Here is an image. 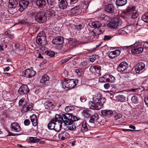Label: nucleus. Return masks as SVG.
Wrapping results in <instances>:
<instances>
[{
    "label": "nucleus",
    "instance_id": "obj_40",
    "mask_svg": "<svg viewBox=\"0 0 148 148\" xmlns=\"http://www.w3.org/2000/svg\"><path fill=\"white\" fill-rule=\"evenodd\" d=\"M142 19L145 22L148 23V11L142 15Z\"/></svg>",
    "mask_w": 148,
    "mask_h": 148
},
{
    "label": "nucleus",
    "instance_id": "obj_42",
    "mask_svg": "<svg viewBox=\"0 0 148 148\" xmlns=\"http://www.w3.org/2000/svg\"><path fill=\"white\" fill-rule=\"evenodd\" d=\"M127 28L125 27L121 29L118 31L117 34L122 35L126 34H127Z\"/></svg>",
    "mask_w": 148,
    "mask_h": 148
},
{
    "label": "nucleus",
    "instance_id": "obj_2",
    "mask_svg": "<svg viewBox=\"0 0 148 148\" xmlns=\"http://www.w3.org/2000/svg\"><path fill=\"white\" fill-rule=\"evenodd\" d=\"M56 118L60 119L62 122L65 125H70L73 123L72 113L62 114L61 115L56 114Z\"/></svg>",
    "mask_w": 148,
    "mask_h": 148
},
{
    "label": "nucleus",
    "instance_id": "obj_59",
    "mask_svg": "<svg viewBox=\"0 0 148 148\" xmlns=\"http://www.w3.org/2000/svg\"><path fill=\"white\" fill-rule=\"evenodd\" d=\"M124 76L126 78H127L131 76V75L132 73L131 72H125V73H124Z\"/></svg>",
    "mask_w": 148,
    "mask_h": 148
},
{
    "label": "nucleus",
    "instance_id": "obj_20",
    "mask_svg": "<svg viewBox=\"0 0 148 148\" xmlns=\"http://www.w3.org/2000/svg\"><path fill=\"white\" fill-rule=\"evenodd\" d=\"M69 137V134L66 132H64L60 133L58 136V138L62 140H63Z\"/></svg>",
    "mask_w": 148,
    "mask_h": 148
},
{
    "label": "nucleus",
    "instance_id": "obj_6",
    "mask_svg": "<svg viewBox=\"0 0 148 148\" xmlns=\"http://www.w3.org/2000/svg\"><path fill=\"white\" fill-rule=\"evenodd\" d=\"M148 46V43H143L140 41L136 42L134 44L128 46H124L123 48L124 49H131L132 48V47H136L138 48H143V50L144 47L146 48Z\"/></svg>",
    "mask_w": 148,
    "mask_h": 148
},
{
    "label": "nucleus",
    "instance_id": "obj_55",
    "mask_svg": "<svg viewBox=\"0 0 148 148\" xmlns=\"http://www.w3.org/2000/svg\"><path fill=\"white\" fill-rule=\"evenodd\" d=\"M48 12L49 15L51 16H55L56 14L55 11L53 9H49Z\"/></svg>",
    "mask_w": 148,
    "mask_h": 148
},
{
    "label": "nucleus",
    "instance_id": "obj_24",
    "mask_svg": "<svg viewBox=\"0 0 148 148\" xmlns=\"http://www.w3.org/2000/svg\"><path fill=\"white\" fill-rule=\"evenodd\" d=\"M30 117L33 126H37V127L38 122L36 115L35 114H33L30 116Z\"/></svg>",
    "mask_w": 148,
    "mask_h": 148
},
{
    "label": "nucleus",
    "instance_id": "obj_11",
    "mask_svg": "<svg viewBox=\"0 0 148 148\" xmlns=\"http://www.w3.org/2000/svg\"><path fill=\"white\" fill-rule=\"evenodd\" d=\"M128 65L125 62H121L117 68L118 71L120 72H123L127 70Z\"/></svg>",
    "mask_w": 148,
    "mask_h": 148
},
{
    "label": "nucleus",
    "instance_id": "obj_22",
    "mask_svg": "<svg viewBox=\"0 0 148 148\" xmlns=\"http://www.w3.org/2000/svg\"><path fill=\"white\" fill-rule=\"evenodd\" d=\"M37 6L40 8H44L46 5L45 0H37L35 1Z\"/></svg>",
    "mask_w": 148,
    "mask_h": 148
},
{
    "label": "nucleus",
    "instance_id": "obj_28",
    "mask_svg": "<svg viewBox=\"0 0 148 148\" xmlns=\"http://www.w3.org/2000/svg\"><path fill=\"white\" fill-rule=\"evenodd\" d=\"M56 118L55 119H53L51 121L48 125V127L49 130H54L56 122Z\"/></svg>",
    "mask_w": 148,
    "mask_h": 148
},
{
    "label": "nucleus",
    "instance_id": "obj_23",
    "mask_svg": "<svg viewBox=\"0 0 148 148\" xmlns=\"http://www.w3.org/2000/svg\"><path fill=\"white\" fill-rule=\"evenodd\" d=\"M132 48L131 50V52L132 53L134 54H139L143 51V48H138L136 47H132Z\"/></svg>",
    "mask_w": 148,
    "mask_h": 148
},
{
    "label": "nucleus",
    "instance_id": "obj_61",
    "mask_svg": "<svg viewBox=\"0 0 148 148\" xmlns=\"http://www.w3.org/2000/svg\"><path fill=\"white\" fill-rule=\"evenodd\" d=\"M112 36H111L105 35L104 36V40L106 41L108 40L111 39Z\"/></svg>",
    "mask_w": 148,
    "mask_h": 148
},
{
    "label": "nucleus",
    "instance_id": "obj_53",
    "mask_svg": "<svg viewBox=\"0 0 148 148\" xmlns=\"http://www.w3.org/2000/svg\"><path fill=\"white\" fill-rule=\"evenodd\" d=\"M132 15H131L132 18L136 19L137 18L138 16V14L137 12H132Z\"/></svg>",
    "mask_w": 148,
    "mask_h": 148
},
{
    "label": "nucleus",
    "instance_id": "obj_62",
    "mask_svg": "<svg viewBox=\"0 0 148 148\" xmlns=\"http://www.w3.org/2000/svg\"><path fill=\"white\" fill-rule=\"evenodd\" d=\"M80 119V118L79 117H76V116H73L72 115V120L73 121V123L74 121L78 120Z\"/></svg>",
    "mask_w": 148,
    "mask_h": 148
},
{
    "label": "nucleus",
    "instance_id": "obj_25",
    "mask_svg": "<svg viewBox=\"0 0 148 148\" xmlns=\"http://www.w3.org/2000/svg\"><path fill=\"white\" fill-rule=\"evenodd\" d=\"M45 39L43 40L42 39V38H37L36 39V42L37 43L40 45H41L42 46H44L45 45L47 44V40H46V37L44 38Z\"/></svg>",
    "mask_w": 148,
    "mask_h": 148
},
{
    "label": "nucleus",
    "instance_id": "obj_21",
    "mask_svg": "<svg viewBox=\"0 0 148 148\" xmlns=\"http://www.w3.org/2000/svg\"><path fill=\"white\" fill-rule=\"evenodd\" d=\"M101 113L103 116L108 117L112 114L113 111L111 110H103L101 111Z\"/></svg>",
    "mask_w": 148,
    "mask_h": 148
},
{
    "label": "nucleus",
    "instance_id": "obj_58",
    "mask_svg": "<svg viewBox=\"0 0 148 148\" xmlns=\"http://www.w3.org/2000/svg\"><path fill=\"white\" fill-rule=\"evenodd\" d=\"M69 125L67 127L68 129L70 130H74L75 128V125Z\"/></svg>",
    "mask_w": 148,
    "mask_h": 148
},
{
    "label": "nucleus",
    "instance_id": "obj_29",
    "mask_svg": "<svg viewBox=\"0 0 148 148\" xmlns=\"http://www.w3.org/2000/svg\"><path fill=\"white\" fill-rule=\"evenodd\" d=\"M71 12L73 13V14L77 15L80 14V10L79 6H76L71 9Z\"/></svg>",
    "mask_w": 148,
    "mask_h": 148
},
{
    "label": "nucleus",
    "instance_id": "obj_15",
    "mask_svg": "<svg viewBox=\"0 0 148 148\" xmlns=\"http://www.w3.org/2000/svg\"><path fill=\"white\" fill-rule=\"evenodd\" d=\"M59 7L61 9L66 8L69 5L66 0H58Z\"/></svg>",
    "mask_w": 148,
    "mask_h": 148
},
{
    "label": "nucleus",
    "instance_id": "obj_36",
    "mask_svg": "<svg viewBox=\"0 0 148 148\" xmlns=\"http://www.w3.org/2000/svg\"><path fill=\"white\" fill-rule=\"evenodd\" d=\"M125 100V97L123 95H119L116 96L115 97V100L116 101L123 102Z\"/></svg>",
    "mask_w": 148,
    "mask_h": 148
},
{
    "label": "nucleus",
    "instance_id": "obj_16",
    "mask_svg": "<svg viewBox=\"0 0 148 148\" xmlns=\"http://www.w3.org/2000/svg\"><path fill=\"white\" fill-rule=\"evenodd\" d=\"M120 51L119 50H116L114 51H111L109 52L108 56L109 58L113 59L119 55Z\"/></svg>",
    "mask_w": 148,
    "mask_h": 148
},
{
    "label": "nucleus",
    "instance_id": "obj_9",
    "mask_svg": "<svg viewBox=\"0 0 148 148\" xmlns=\"http://www.w3.org/2000/svg\"><path fill=\"white\" fill-rule=\"evenodd\" d=\"M29 92V89L26 85H22L19 88L18 92L19 94L22 95L27 94Z\"/></svg>",
    "mask_w": 148,
    "mask_h": 148
},
{
    "label": "nucleus",
    "instance_id": "obj_32",
    "mask_svg": "<svg viewBox=\"0 0 148 148\" xmlns=\"http://www.w3.org/2000/svg\"><path fill=\"white\" fill-rule=\"evenodd\" d=\"M127 3V0H116V3L117 6H121L125 5Z\"/></svg>",
    "mask_w": 148,
    "mask_h": 148
},
{
    "label": "nucleus",
    "instance_id": "obj_41",
    "mask_svg": "<svg viewBox=\"0 0 148 148\" xmlns=\"http://www.w3.org/2000/svg\"><path fill=\"white\" fill-rule=\"evenodd\" d=\"M29 140L30 142L32 143H36L38 142L40 139L37 137H29Z\"/></svg>",
    "mask_w": 148,
    "mask_h": 148
},
{
    "label": "nucleus",
    "instance_id": "obj_13",
    "mask_svg": "<svg viewBox=\"0 0 148 148\" xmlns=\"http://www.w3.org/2000/svg\"><path fill=\"white\" fill-rule=\"evenodd\" d=\"M56 122L54 130L57 132H59L62 127V123H63L60 119L59 118H56Z\"/></svg>",
    "mask_w": 148,
    "mask_h": 148
},
{
    "label": "nucleus",
    "instance_id": "obj_18",
    "mask_svg": "<svg viewBox=\"0 0 148 148\" xmlns=\"http://www.w3.org/2000/svg\"><path fill=\"white\" fill-rule=\"evenodd\" d=\"M11 130L13 131L18 132L20 131L21 128L19 124L16 122L12 123L11 124Z\"/></svg>",
    "mask_w": 148,
    "mask_h": 148
},
{
    "label": "nucleus",
    "instance_id": "obj_17",
    "mask_svg": "<svg viewBox=\"0 0 148 148\" xmlns=\"http://www.w3.org/2000/svg\"><path fill=\"white\" fill-rule=\"evenodd\" d=\"M64 42V38L62 37L59 36L56 37L52 41V43L55 45H60Z\"/></svg>",
    "mask_w": 148,
    "mask_h": 148
},
{
    "label": "nucleus",
    "instance_id": "obj_12",
    "mask_svg": "<svg viewBox=\"0 0 148 148\" xmlns=\"http://www.w3.org/2000/svg\"><path fill=\"white\" fill-rule=\"evenodd\" d=\"M22 108L21 112L23 113H25L28 111H31L32 109L33 106L32 103H27L24 104Z\"/></svg>",
    "mask_w": 148,
    "mask_h": 148
},
{
    "label": "nucleus",
    "instance_id": "obj_5",
    "mask_svg": "<svg viewBox=\"0 0 148 148\" xmlns=\"http://www.w3.org/2000/svg\"><path fill=\"white\" fill-rule=\"evenodd\" d=\"M35 19V20L39 23H41L45 22L47 20L45 13L43 11L38 12L36 14Z\"/></svg>",
    "mask_w": 148,
    "mask_h": 148
},
{
    "label": "nucleus",
    "instance_id": "obj_52",
    "mask_svg": "<svg viewBox=\"0 0 148 148\" xmlns=\"http://www.w3.org/2000/svg\"><path fill=\"white\" fill-rule=\"evenodd\" d=\"M72 57H68L67 58L63 59L61 60L60 61V64H62L65 63L67 62Z\"/></svg>",
    "mask_w": 148,
    "mask_h": 148
},
{
    "label": "nucleus",
    "instance_id": "obj_49",
    "mask_svg": "<svg viewBox=\"0 0 148 148\" xmlns=\"http://www.w3.org/2000/svg\"><path fill=\"white\" fill-rule=\"evenodd\" d=\"M101 18L102 19L107 21H109L110 19V17L109 16L104 14L101 15Z\"/></svg>",
    "mask_w": 148,
    "mask_h": 148
},
{
    "label": "nucleus",
    "instance_id": "obj_43",
    "mask_svg": "<svg viewBox=\"0 0 148 148\" xmlns=\"http://www.w3.org/2000/svg\"><path fill=\"white\" fill-rule=\"evenodd\" d=\"M75 72L78 77H82L84 73L83 71L79 69H76L75 70Z\"/></svg>",
    "mask_w": 148,
    "mask_h": 148
},
{
    "label": "nucleus",
    "instance_id": "obj_30",
    "mask_svg": "<svg viewBox=\"0 0 148 148\" xmlns=\"http://www.w3.org/2000/svg\"><path fill=\"white\" fill-rule=\"evenodd\" d=\"M102 32V31L99 28H96L93 29L91 33L93 36H97L100 34Z\"/></svg>",
    "mask_w": 148,
    "mask_h": 148
},
{
    "label": "nucleus",
    "instance_id": "obj_33",
    "mask_svg": "<svg viewBox=\"0 0 148 148\" xmlns=\"http://www.w3.org/2000/svg\"><path fill=\"white\" fill-rule=\"evenodd\" d=\"M91 111L90 110L85 109L83 111V114L84 116L86 118H88L91 116Z\"/></svg>",
    "mask_w": 148,
    "mask_h": 148
},
{
    "label": "nucleus",
    "instance_id": "obj_64",
    "mask_svg": "<svg viewBox=\"0 0 148 148\" xmlns=\"http://www.w3.org/2000/svg\"><path fill=\"white\" fill-rule=\"evenodd\" d=\"M122 114H119L117 115H116L115 116V118L116 120H118L119 119L121 118L122 117Z\"/></svg>",
    "mask_w": 148,
    "mask_h": 148
},
{
    "label": "nucleus",
    "instance_id": "obj_27",
    "mask_svg": "<svg viewBox=\"0 0 148 148\" xmlns=\"http://www.w3.org/2000/svg\"><path fill=\"white\" fill-rule=\"evenodd\" d=\"M98 119V114L97 113H95L90 117L89 122L93 123L96 122Z\"/></svg>",
    "mask_w": 148,
    "mask_h": 148
},
{
    "label": "nucleus",
    "instance_id": "obj_1",
    "mask_svg": "<svg viewBox=\"0 0 148 148\" xmlns=\"http://www.w3.org/2000/svg\"><path fill=\"white\" fill-rule=\"evenodd\" d=\"M106 101L104 97H103L101 93L95 95L93 96V101L89 102L88 106L92 109L99 110L103 107V104Z\"/></svg>",
    "mask_w": 148,
    "mask_h": 148
},
{
    "label": "nucleus",
    "instance_id": "obj_39",
    "mask_svg": "<svg viewBox=\"0 0 148 148\" xmlns=\"http://www.w3.org/2000/svg\"><path fill=\"white\" fill-rule=\"evenodd\" d=\"M76 45V43L74 40H70L67 44V46L69 47L70 49L72 48Z\"/></svg>",
    "mask_w": 148,
    "mask_h": 148
},
{
    "label": "nucleus",
    "instance_id": "obj_54",
    "mask_svg": "<svg viewBox=\"0 0 148 148\" xmlns=\"http://www.w3.org/2000/svg\"><path fill=\"white\" fill-rule=\"evenodd\" d=\"M5 34L8 37L10 38H12L13 37V35H12L10 31H8L5 32Z\"/></svg>",
    "mask_w": 148,
    "mask_h": 148
},
{
    "label": "nucleus",
    "instance_id": "obj_31",
    "mask_svg": "<svg viewBox=\"0 0 148 148\" xmlns=\"http://www.w3.org/2000/svg\"><path fill=\"white\" fill-rule=\"evenodd\" d=\"M8 7L10 8L16 7L18 2L16 0H10L9 1Z\"/></svg>",
    "mask_w": 148,
    "mask_h": 148
},
{
    "label": "nucleus",
    "instance_id": "obj_14",
    "mask_svg": "<svg viewBox=\"0 0 148 148\" xmlns=\"http://www.w3.org/2000/svg\"><path fill=\"white\" fill-rule=\"evenodd\" d=\"M25 77L28 78H30L34 76L36 74V72L34 71L29 69L25 70L24 73H23Z\"/></svg>",
    "mask_w": 148,
    "mask_h": 148
},
{
    "label": "nucleus",
    "instance_id": "obj_19",
    "mask_svg": "<svg viewBox=\"0 0 148 148\" xmlns=\"http://www.w3.org/2000/svg\"><path fill=\"white\" fill-rule=\"evenodd\" d=\"M105 9L107 12L112 13L114 12L115 7L113 4H109L106 6Z\"/></svg>",
    "mask_w": 148,
    "mask_h": 148
},
{
    "label": "nucleus",
    "instance_id": "obj_46",
    "mask_svg": "<svg viewBox=\"0 0 148 148\" xmlns=\"http://www.w3.org/2000/svg\"><path fill=\"white\" fill-rule=\"evenodd\" d=\"M87 65V63L86 61H84L80 63L79 64L80 66L81 67L83 70H84L86 68Z\"/></svg>",
    "mask_w": 148,
    "mask_h": 148
},
{
    "label": "nucleus",
    "instance_id": "obj_48",
    "mask_svg": "<svg viewBox=\"0 0 148 148\" xmlns=\"http://www.w3.org/2000/svg\"><path fill=\"white\" fill-rule=\"evenodd\" d=\"M132 102L135 104L137 103L138 101V97L136 96H133L132 97Z\"/></svg>",
    "mask_w": 148,
    "mask_h": 148
},
{
    "label": "nucleus",
    "instance_id": "obj_51",
    "mask_svg": "<svg viewBox=\"0 0 148 148\" xmlns=\"http://www.w3.org/2000/svg\"><path fill=\"white\" fill-rule=\"evenodd\" d=\"M82 4L83 6V8L84 9V10H86L87 9L88 6V2H83Z\"/></svg>",
    "mask_w": 148,
    "mask_h": 148
},
{
    "label": "nucleus",
    "instance_id": "obj_7",
    "mask_svg": "<svg viewBox=\"0 0 148 148\" xmlns=\"http://www.w3.org/2000/svg\"><path fill=\"white\" fill-rule=\"evenodd\" d=\"M29 4L28 1L26 0H22L19 2V6L17 7L18 10L21 12H22L28 6Z\"/></svg>",
    "mask_w": 148,
    "mask_h": 148
},
{
    "label": "nucleus",
    "instance_id": "obj_35",
    "mask_svg": "<svg viewBox=\"0 0 148 148\" xmlns=\"http://www.w3.org/2000/svg\"><path fill=\"white\" fill-rule=\"evenodd\" d=\"M82 132H87L88 130V128L87 125V124L86 122H82V127L81 130Z\"/></svg>",
    "mask_w": 148,
    "mask_h": 148
},
{
    "label": "nucleus",
    "instance_id": "obj_57",
    "mask_svg": "<svg viewBox=\"0 0 148 148\" xmlns=\"http://www.w3.org/2000/svg\"><path fill=\"white\" fill-rule=\"evenodd\" d=\"M97 57L98 56L97 55H93L90 58V60L91 62H93Z\"/></svg>",
    "mask_w": 148,
    "mask_h": 148
},
{
    "label": "nucleus",
    "instance_id": "obj_63",
    "mask_svg": "<svg viewBox=\"0 0 148 148\" xmlns=\"http://www.w3.org/2000/svg\"><path fill=\"white\" fill-rule=\"evenodd\" d=\"M95 66H92L90 68V71L92 73H95Z\"/></svg>",
    "mask_w": 148,
    "mask_h": 148
},
{
    "label": "nucleus",
    "instance_id": "obj_10",
    "mask_svg": "<svg viewBox=\"0 0 148 148\" xmlns=\"http://www.w3.org/2000/svg\"><path fill=\"white\" fill-rule=\"evenodd\" d=\"M136 7L134 6H129L125 10L122 12V15H125V16H131L132 12L135 10Z\"/></svg>",
    "mask_w": 148,
    "mask_h": 148
},
{
    "label": "nucleus",
    "instance_id": "obj_60",
    "mask_svg": "<svg viewBox=\"0 0 148 148\" xmlns=\"http://www.w3.org/2000/svg\"><path fill=\"white\" fill-rule=\"evenodd\" d=\"M30 121L28 119H26L25 120L24 122V123L26 126L29 125L30 124Z\"/></svg>",
    "mask_w": 148,
    "mask_h": 148
},
{
    "label": "nucleus",
    "instance_id": "obj_37",
    "mask_svg": "<svg viewBox=\"0 0 148 148\" xmlns=\"http://www.w3.org/2000/svg\"><path fill=\"white\" fill-rule=\"evenodd\" d=\"M65 110L67 112H72L75 110V107L73 106H68L65 108Z\"/></svg>",
    "mask_w": 148,
    "mask_h": 148
},
{
    "label": "nucleus",
    "instance_id": "obj_3",
    "mask_svg": "<svg viewBox=\"0 0 148 148\" xmlns=\"http://www.w3.org/2000/svg\"><path fill=\"white\" fill-rule=\"evenodd\" d=\"M77 80L74 79H66L63 82L62 87L66 90H68L73 88L77 84Z\"/></svg>",
    "mask_w": 148,
    "mask_h": 148
},
{
    "label": "nucleus",
    "instance_id": "obj_45",
    "mask_svg": "<svg viewBox=\"0 0 148 148\" xmlns=\"http://www.w3.org/2000/svg\"><path fill=\"white\" fill-rule=\"evenodd\" d=\"M115 80V78L112 75H109V77L106 79V82H112Z\"/></svg>",
    "mask_w": 148,
    "mask_h": 148
},
{
    "label": "nucleus",
    "instance_id": "obj_44",
    "mask_svg": "<svg viewBox=\"0 0 148 148\" xmlns=\"http://www.w3.org/2000/svg\"><path fill=\"white\" fill-rule=\"evenodd\" d=\"M42 38L43 40H45L44 38H46L45 34L44 31L40 32L38 34L37 38Z\"/></svg>",
    "mask_w": 148,
    "mask_h": 148
},
{
    "label": "nucleus",
    "instance_id": "obj_26",
    "mask_svg": "<svg viewBox=\"0 0 148 148\" xmlns=\"http://www.w3.org/2000/svg\"><path fill=\"white\" fill-rule=\"evenodd\" d=\"M44 105L45 108L47 109H52L54 107L53 103L50 101H46L44 103Z\"/></svg>",
    "mask_w": 148,
    "mask_h": 148
},
{
    "label": "nucleus",
    "instance_id": "obj_47",
    "mask_svg": "<svg viewBox=\"0 0 148 148\" xmlns=\"http://www.w3.org/2000/svg\"><path fill=\"white\" fill-rule=\"evenodd\" d=\"M95 73H96L97 74L99 75L101 74L100 70L101 67L100 66L98 65L95 66Z\"/></svg>",
    "mask_w": 148,
    "mask_h": 148
},
{
    "label": "nucleus",
    "instance_id": "obj_4",
    "mask_svg": "<svg viewBox=\"0 0 148 148\" xmlns=\"http://www.w3.org/2000/svg\"><path fill=\"white\" fill-rule=\"evenodd\" d=\"M122 23V21L120 19L114 18L108 24L107 26L112 29H117L121 27Z\"/></svg>",
    "mask_w": 148,
    "mask_h": 148
},
{
    "label": "nucleus",
    "instance_id": "obj_50",
    "mask_svg": "<svg viewBox=\"0 0 148 148\" xmlns=\"http://www.w3.org/2000/svg\"><path fill=\"white\" fill-rule=\"evenodd\" d=\"M45 53L48 56H50L51 57H53L54 56L55 54V53L52 51H46Z\"/></svg>",
    "mask_w": 148,
    "mask_h": 148
},
{
    "label": "nucleus",
    "instance_id": "obj_56",
    "mask_svg": "<svg viewBox=\"0 0 148 148\" xmlns=\"http://www.w3.org/2000/svg\"><path fill=\"white\" fill-rule=\"evenodd\" d=\"M25 99L24 98H23L20 99L19 101V105H22V106L24 105V104H25Z\"/></svg>",
    "mask_w": 148,
    "mask_h": 148
},
{
    "label": "nucleus",
    "instance_id": "obj_34",
    "mask_svg": "<svg viewBox=\"0 0 148 148\" xmlns=\"http://www.w3.org/2000/svg\"><path fill=\"white\" fill-rule=\"evenodd\" d=\"M49 79V77L48 75H45L42 77L40 82L42 84H44L47 81H48Z\"/></svg>",
    "mask_w": 148,
    "mask_h": 148
},
{
    "label": "nucleus",
    "instance_id": "obj_38",
    "mask_svg": "<svg viewBox=\"0 0 148 148\" xmlns=\"http://www.w3.org/2000/svg\"><path fill=\"white\" fill-rule=\"evenodd\" d=\"M91 25L94 27H95L97 28H99V27L101 26L102 24L99 21H95L92 22Z\"/></svg>",
    "mask_w": 148,
    "mask_h": 148
},
{
    "label": "nucleus",
    "instance_id": "obj_8",
    "mask_svg": "<svg viewBox=\"0 0 148 148\" xmlns=\"http://www.w3.org/2000/svg\"><path fill=\"white\" fill-rule=\"evenodd\" d=\"M145 64L142 62H138L135 66V69L137 73H142L145 70Z\"/></svg>",
    "mask_w": 148,
    "mask_h": 148
}]
</instances>
